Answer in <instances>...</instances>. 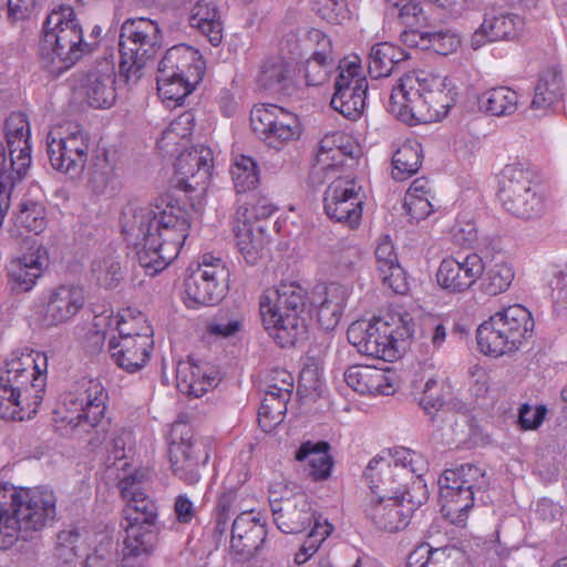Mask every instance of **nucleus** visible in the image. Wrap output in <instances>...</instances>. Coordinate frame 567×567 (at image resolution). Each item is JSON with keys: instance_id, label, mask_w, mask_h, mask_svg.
Listing matches in <instances>:
<instances>
[{"instance_id": "nucleus-1", "label": "nucleus", "mask_w": 567, "mask_h": 567, "mask_svg": "<svg viewBox=\"0 0 567 567\" xmlns=\"http://www.w3.org/2000/svg\"><path fill=\"white\" fill-rule=\"evenodd\" d=\"M120 226L140 266L155 276L179 254L192 226V212L168 195L154 206L128 202L122 208Z\"/></svg>"}, {"instance_id": "nucleus-2", "label": "nucleus", "mask_w": 567, "mask_h": 567, "mask_svg": "<svg viewBox=\"0 0 567 567\" xmlns=\"http://www.w3.org/2000/svg\"><path fill=\"white\" fill-rule=\"evenodd\" d=\"M56 518V496L45 486H0V549L32 539Z\"/></svg>"}, {"instance_id": "nucleus-3", "label": "nucleus", "mask_w": 567, "mask_h": 567, "mask_svg": "<svg viewBox=\"0 0 567 567\" xmlns=\"http://www.w3.org/2000/svg\"><path fill=\"white\" fill-rule=\"evenodd\" d=\"M308 293L298 282H280L260 299L265 329L280 348H292L308 338Z\"/></svg>"}, {"instance_id": "nucleus-4", "label": "nucleus", "mask_w": 567, "mask_h": 567, "mask_svg": "<svg viewBox=\"0 0 567 567\" xmlns=\"http://www.w3.org/2000/svg\"><path fill=\"white\" fill-rule=\"evenodd\" d=\"M89 49L83 41V31L74 10L62 4L47 17L39 43L40 61L54 74L74 65Z\"/></svg>"}, {"instance_id": "nucleus-5", "label": "nucleus", "mask_w": 567, "mask_h": 567, "mask_svg": "<svg viewBox=\"0 0 567 567\" xmlns=\"http://www.w3.org/2000/svg\"><path fill=\"white\" fill-rule=\"evenodd\" d=\"M444 87L445 78L440 75L406 76L393 87L389 112L409 125L431 123L437 118L439 109L445 106Z\"/></svg>"}, {"instance_id": "nucleus-6", "label": "nucleus", "mask_w": 567, "mask_h": 567, "mask_svg": "<svg viewBox=\"0 0 567 567\" xmlns=\"http://www.w3.org/2000/svg\"><path fill=\"white\" fill-rule=\"evenodd\" d=\"M415 327L408 312L400 315L395 328L381 319H361L349 326L347 338L359 353L392 362L400 357L403 343L414 337Z\"/></svg>"}, {"instance_id": "nucleus-7", "label": "nucleus", "mask_w": 567, "mask_h": 567, "mask_svg": "<svg viewBox=\"0 0 567 567\" xmlns=\"http://www.w3.org/2000/svg\"><path fill=\"white\" fill-rule=\"evenodd\" d=\"M534 330L532 313L520 305L491 316L476 330L477 346L484 354L502 357L516 352Z\"/></svg>"}, {"instance_id": "nucleus-8", "label": "nucleus", "mask_w": 567, "mask_h": 567, "mask_svg": "<svg viewBox=\"0 0 567 567\" xmlns=\"http://www.w3.org/2000/svg\"><path fill=\"white\" fill-rule=\"evenodd\" d=\"M162 34L158 24L146 18L125 20L120 31V76L125 83H136L142 70L161 49Z\"/></svg>"}, {"instance_id": "nucleus-9", "label": "nucleus", "mask_w": 567, "mask_h": 567, "mask_svg": "<svg viewBox=\"0 0 567 567\" xmlns=\"http://www.w3.org/2000/svg\"><path fill=\"white\" fill-rule=\"evenodd\" d=\"M442 512L452 523L461 525L474 505L475 493L485 492L488 480L485 472L473 464L446 468L439 478Z\"/></svg>"}, {"instance_id": "nucleus-10", "label": "nucleus", "mask_w": 567, "mask_h": 567, "mask_svg": "<svg viewBox=\"0 0 567 567\" xmlns=\"http://www.w3.org/2000/svg\"><path fill=\"white\" fill-rule=\"evenodd\" d=\"M534 172L523 164L515 163L504 167L501 173L498 197L511 215L522 219L542 216L544 200L533 184Z\"/></svg>"}, {"instance_id": "nucleus-11", "label": "nucleus", "mask_w": 567, "mask_h": 567, "mask_svg": "<svg viewBox=\"0 0 567 567\" xmlns=\"http://www.w3.org/2000/svg\"><path fill=\"white\" fill-rule=\"evenodd\" d=\"M168 455L173 473L188 485L199 482L200 470L209 458L206 447L193 440L192 429L184 421L172 425Z\"/></svg>"}, {"instance_id": "nucleus-12", "label": "nucleus", "mask_w": 567, "mask_h": 567, "mask_svg": "<svg viewBox=\"0 0 567 567\" xmlns=\"http://www.w3.org/2000/svg\"><path fill=\"white\" fill-rule=\"evenodd\" d=\"M412 489L415 495H410V497L370 501L367 515L377 528L395 533L409 525L413 512L429 498L427 487L421 475L413 478Z\"/></svg>"}, {"instance_id": "nucleus-13", "label": "nucleus", "mask_w": 567, "mask_h": 567, "mask_svg": "<svg viewBox=\"0 0 567 567\" xmlns=\"http://www.w3.org/2000/svg\"><path fill=\"white\" fill-rule=\"evenodd\" d=\"M143 322L140 330L131 329L126 322L117 327L118 339L113 337L109 340V351L115 364L130 372L141 370L150 358V350L153 347V329L144 316L138 317Z\"/></svg>"}, {"instance_id": "nucleus-14", "label": "nucleus", "mask_w": 567, "mask_h": 567, "mask_svg": "<svg viewBox=\"0 0 567 567\" xmlns=\"http://www.w3.org/2000/svg\"><path fill=\"white\" fill-rule=\"evenodd\" d=\"M250 125L259 138L276 150L301 135L297 115L275 104L255 105L250 112Z\"/></svg>"}, {"instance_id": "nucleus-15", "label": "nucleus", "mask_w": 567, "mask_h": 567, "mask_svg": "<svg viewBox=\"0 0 567 567\" xmlns=\"http://www.w3.org/2000/svg\"><path fill=\"white\" fill-rule=\"evenodd\" d=\"M229 271L219 258L203 256V261L186 278L188 300L199 306H214L228 290Z\"/></svg>"}, {"instance_id": "nucleus-16", "label": "nucleus", "mask_w": 567, "mask_h": 567, "mask_svg": "<svg viewBox=\"0 0 567 567\" xmlns=\"http://www.w3.org/2000/svg\"><path fill=\"white\" fill-rule=\"evenodd\" d=\"M89 147V135L79 126L65 136L53 131L47 136V152L52 167L72 178L80 176L83 172L87 162Z\"/></svg>"}, {"instance_id": "nucleus-17", "label": "nucleus", "mask_w": 567, "mask_h": 567, "mask_svg": "<svg viewBox=\"0 0 567 567\" xmlns=\"http://www.w3.org/2000/svg\"><path fill=\"white\" fill-rule=\"evenodd\" d=\"M414 472L413 468L409 470L405 464H399L396 461L392 463L391 460L382 456L373 457L363 474L371 489V499L415 495L412 485L408 488L405 482Z\"/></svg>"}, {"instance_id": "nucleus-18", "label": "nucleus", "mask_w": 567, "mask_h": 567, "mask_svg": "<svg viewBox=\"0 0 567 567\" xmlns=\"http://www.w3.org/2000/svg\"><path fill=\"white\" fill-rule=\"evenodd\" d=\"M125 538L122 548V567H131L130 561L140 557H148L155 550L162 525L158 519L143 513H123Z\"/></svg>"}, {"instance_id": "nucleus-19", "label": "nucleus", "mask_w": 567, "mask_h": 567, "mask_svg": "<svg viewBox=\"0 0 567 567\" xmlns=\"http://www.w3.org/2000/svg\"><path fill=\"white\" fill-rule=\"evenodd\" d=\"M361 186L354 179L337 178L324 192L323 204L328 217L353 229L362 217Z\"/></svg>"}, {"instance_id": "nucleus-20", "label": "nucleus", "mask_w": 567, "mask_h": 567, "mask_svg": "<svg viewBox=\"0 0 567 567\" xmlns=\"http://www.w3.org/2000/svg\"><path fill=\"white\" fill-rule=\"evenodd\" d=\"M360 66L349 63L347 72L341 71L334 81L331 107L350 121H357L363 114L368 82L359 75Z\"/></svg>"}, {"instance_id": "nucleus-21", "label": "nucleus", "mask_w": 567, "mask_h": 567, "mask_svg": "<svg viewBox=\"0 0 567 567\" xmlns=\"http://www.w3.org/2000/svg\"><path fill=\"white\" fill-rule=\"evenodd\" d=\"M107 393L97 380L83 381L75 393H69L64 399L65 405H71L75 415L65 416L64 420L73 429L83 423L96 426L104 416Z\"/></svg>"}, {"instance_id": "nucleus-22", "label": "nucleus", "mask_w": 567, "mask_h": 567, "mask_svg": "<svg viewBox=\"0 0 567 567\" xmlns=\"http://www.w3.org/2000/svg\"><path fill=\"white\" fill-rule=\"evenodd\" d=\"M49 266V254L42 244L32 243L20 257L7 266L8 285L16 293L30 291Z\"/></svg>"}, {"instance_id": "nucleus-23", "label": "nucleus", "mask_w": 567, "mask_h": 567, "mask_svg": "<svg viewBox=\"0 0 567 567\" xmlns=\"http://www.w3.org/2000/svg\"><path fill=\"white\" fill-rule=\"evenodd\" d=\"M85 297L82 288L61 285L50 291L47 302L39 311V320L45 328L69 322L84 307Z\"/></svg>"}, {"instance_id": "nucleus-24", "label": "nucleus", "mask_w": 567, "mask_h": 567, "mask_svg": "<svg viewBox=\"0 0 567 567\" xmlns=\"http://www.w3.org/2000/svg\"><path fill=\"white\" fill-rule=\"evenodd\" d=\"M213 153L203 145L183 151L176 158L175 171L177 187L190 193L199 186H205L210 178Z\"/></svg>"}, {"instance_id": "nucleus-25", "label": "nucleus", "mask_w": 567, "mask_h": 567, "mask_svg": "<svg viewBox=\"0 0 567 567\" xmlns=\"http://www.w3.org/2000/svg\"><path fill=\"white\" fill-rule=\"evenodd\" d=\"M266 526L258 514L241 512L230 528V553L239 560L254 557L266 540Z\"/></svg>"}, {"instance_id": "nucleus-26", "label": "nucleus", "mask_w": 567, "mask_h": 567, "mask_svg": "<svg viewBox=\"0 0 567 567\" xmlns=\"http://www.w3.org/2000/svg\"><path fill=\"white\" fill-rule=\"evenodd\" d=\"M485 265L477 254H470L463 260L445 258L436 272L437 284L450 292H463L483 275Z\"/></svg>"}, {"instance_id": "nucleus-27", "label": "nucleus", "mask_w": 567, "mask_h": 567, "mask_svg": "<svg viewBox=\"0 0 567 567\" xmlns=\"http://www.w3.org/2000/svg\"><path fill=\"white\" fill-rule=\"evenodd\" d=\"M270 507L275 524L286 534L301 533L315 519V511L305 493L281 501H271Z\"/></svg>"}, {"instance_id": "nucleus-28", "label": "nucleus", "mask_w": 567, "mask_h": 567, "mask_svg": "<svg viewBox=\"0 0 567 567\" xmlns=\"http://www.w3.org/2000/svg\"><path fill=\"white\" fill-rule=\"evenodd\" d=\"M116 73L110 62L99 63L82 79L81 87L87 103L94 109H107L116 100Z\"/></svg>"}, {"instance_id": "nucleus-29", "label": "nucleus", "mask_w": 567, "mask_h": 567, "mask_svg": "<svg viewBox=\"0 0 567 567\" xmlns=\"http://www.w3.org/2000/svg\"><path fill=\"white\" fill-rule=\"evenodd\" d=\"M202 55L193 47L181 43L169 48L158 63L157 74L184 76L190 81H202L204 74Z\"/></svg>"}, {"instance_id": "nucleus-30", "label": "nucleus", "mask_w": 567, "mask_h": 567, "mask_svg": "<svg viewBox=\"0 0 567 567\" xmlns=\"http://www.w3.org/2000/svg\"><path fill=\"white\" fill-rule=\"evenodd\" d=\"M219 371L208 362H197L192 357L176 367L177 389L187 395L200 398L218 380Z\"/></svg>"}, {"instance_id": "nucleus-31", "label": "nucleus", "mask_w": 567, "mask_h": 567, "mask_svg": "<svg viewBox=\"0 0 567 567\" xmlns=\"http://www.w3.org/2000/svg\"><path fill=\"white\" fill-rule=\"evenodd\" d=\"M522 27L523 19L516 14L486 12L481 27L472 34L471 45L476 50L487 42L514 39Z\"/></svg>"}, {"instance_id": "nucleus-32", "label": "nucleus", "mask_w": 567, "mask_h": 567, "mask_svg": "<svg viewBox=\"0 0 567 567\" xmlns=\"http://www.w3.org/2000/svg\"><path fill=\"white\" fill-rule=\"evenodd\" d=\"M249 208L239 207L233 221L235 244L249 265H255L261 257L264 249V230L255 226L248 217Z\"/></svg>"}, {"instance_id": "nucleus-33", "label": "nucleus", "mask_w": 567, "mask_h": 567, "mask_svg": "<svg viewBox=\"0 0 567 567\" xmlns=\"http://www.w3.org/2000/svg\"><path fill=\"white\" fill-rule=\"evenodd\" d=\"M348 297V288L338 282H330L316 291L317 321L322 330L331 331L338 326Z\"/></svg>"}, {"instance_id": "nucleus-34", "label": "nucleus", "mask_w": 567, "mask_h": 567, "mask_svg": "<svg viewBox=\"0 0 567 567\" xmlns=\"http://www.w3.org/2000/svg\"><path fill=\"white\" fill-rule=\"evenodd\" d=\"M189 25L206 37L212 45H219L224 37V20L219 2L198 0L190 10Z\"/></svg>"}, {"instance_id": "nucleus-35", "label": "nucleus", "mask_w": 567, "mask_h": 567, "mask_svg": "<svg viewBox=\"0 0 567 567\" xmlns=\"http://www.w3.org/2000/svg\"><path fill=\"white\" fill-rule=\"evenodd\" d=\"M347 384L359 393L390 395L394 392L386 373L371 365L355 364L344 372Z\"/></svg>"}, {"instance_id": "nucleus-36", "label": "nucleus", "mask_w": 567, "mask_h": 567, "mask_svg": "<svg viewBox=\"0 0 567 567\" xmlns=\"http://www.w3.org/2000/svg\"><path fill=\"white\" fill-rule=\"evenodd\" d=\"M375 259L382 282L395 293H405L409 289L405 271L400 266L394 247L388 238L378 245Z\"/></svg>"}, {"instance_id": "nucleus-37", "label": "nucleus", "mask_w": 567, "mask_h": 567, "mask_svg": "<svg viewBox=\"0 0 567 567\" xmlns=\"http://www.w3.org/2000/svg\"><path fill=\"white\" fill-rule=\"evenodd\" d=\"M257 82L260 87L271 93L289 94L292 83L289 64L282 58L267 60L261 68Z\"/></svg>"}, {"instance_id": "nucleus-38", "label": "nucleus", "mask_w": 567, "mask_h": 567, "mask_svg": "<svg viewBox=\"0 0 567 567\" xmlns=\"http://www.w3.org/2000/svg\"><path fill=\"white\" fill-rule=\"evenodd\" d=\"M517 93L507 87H493L478 96V107L493 116H506L513 114L517 109Z\"/></svg>"}, {"instance_id": "nucleus-39", "label": "nucleus", "mask_w": 567, "mask_h": 567, "mask_svg": "<svg viewBox=\"0 0 567 567\" xmlns=\"http://www.w3.org/2000/svg\"><path fill=\"white\" fill-rule=\"evenodd\" d=\"M422 146L415 141L403 143L392 156V177L404 181L417 173L422 165Z\"/></svg>"}, {"instance_id": "nucleus-40", "label": "nucleus", "mask_w": 567, "mask_h": 567, "mask_svg": "<svg viewBox=\"0 0 567 567\" xmlns=\"http://www.w3.org/2000/svg\"><path fill=\"white\" fill-rule=\"evenodd\" d=\"M330 445L326 441L303 443L296 453V460L299 462L309 461L312 467V475L316 480H326L329 477L332 468V458L328 454Z\"/></svg>"}, {"instance_id": "nucleus-41", "label": "nucleus", "mask_w": 567, "mask_h": 567, "mask_svg": "<svg viewBox=\"0 0 567 567\" xmlns=\"http://www.w3.org/2000/svg\"><path fill=\"white\" fill-rule=\"evenodd\" d=\"M534 90L530 107L545 110L561 100L564 95L563 79L557 71L546 70L540 74Z\"/></svg>"}, {"instance_id": "nucleus-42", "label": "nucleus", "mask_w": 567, "mask_h": 567, "mask_svg": "<svg viewBox=\"0 0 567 567\" xmlns=\"http://www.w3.org/2000/svg\"><path fill=\"white\" fill-rule=\"evenodd\" d=\"M515 277L514 268L508 262H496L483 271L480 277V289L487 296H497L505 292Z\"/></svg>"}, {"instance_id": "nucleus-43", "label": "nucleus", "mask_w": 567, "mask_h": 567, "mask_svg": "<svg viewBox=\"0 0 567 567\" xmlns=\"http://www.w3.org/2000/svg\"><path fill=\"white\" fill-rule=\"evenodd\" d=\"M157 91L159 96L167 102H173L174 106L182 105L184 100L194 91L196 84L200 81H190L184 76H163L157 74Z\"/></svg>"}, {"instance_id": "nucleus-44", "label": "nucleus", "mask_w": 567, "mask_h": 567, "mask_svg": "<svg viewBox=\"0 0 567 567\" xmlns=\"http://www.w3.org/2000/svg\"><path fill=\"white\" fill-rule=\"evenodd\" d=\"M230 173L238 193L252 189L259 183L257 163L249 156L240 155L237 157Z\"/></svg>"}, {"instance_id": "nucleus-45", "label": "nucleus", "mask_w": 567, "mask_h": 567, "mask_svg": "<svg viewBox=\"0 0 567 567\" xmlns=\"http://www.w3.org/2000/svg\"><path fill=\"white\" fill-rule=\"evenodd\" d=\"M393 44L388 42L377 43L369 54L368 71L372 79L389 76L393 71Z\"/></svg>"}, {"instance_id": "nucleus-46", "label": "nucleus", "mask_w": 567, "mask_h": 567, "mask_svg": "<svg viewBox=\"0 0 567 567\" xmlns=\"http://www.w3.org/2000/svg\"><path fill=\"white\" fill-rule=\"evenodd\" d=\"M92 271L97 282L107 289L117 287L123 279L121 262L116 256L107 255L93 260Z\"/></svg>"}, {"instance_id": "nucleus-47", "label": "nucleus", "mask_w": 567, "mask_h": 567, "mask_svg": "<svg viewBox=\"0 0 567 567\" xmlns=\"http://www.w3.org/2000/svg\"><path fill=\"white\" fill-rule=\"evenodd\" d=\"M288 402L271 395L264 396L258 412V423L262 431L270 432L284 421Z\"/></svg>"}, {"instance_id": "nucleus-48", "label": "nucleus", "mask_w": 567, "mask_h": 567, "mask_svg": "<svg viewBox=\"0 0 567 567\" xmlns=\"http://www.w3.org/2000/svg\"><path fill=\"white\" fill-rule=\"evenodd\" d=\"M121 494L127 501L123 513L137 512L153 518L158 516L157 505L134 483L131 486H122Z\"/></svg>"}, {"instance_id": "nucleus-49", "label": "nucleus", "mask_w": 567, "mask_h": 567, "mask_svg": "<svg viewBox=\"0 0 567 567\" xmlns=\"http://www.w3.org/2000/svg\"><path fill=\"white\" fill-rule=\"evenodd\" d=\"M449 389L445 381L430 378L424 385L420 405L429 414L439 411L445 404L446 395L450 393Z\"/></svg>"}, {"instance_id": "nucleus-50", "label": "nucleus", "mask_w": 567, "mask_h": 567, "mask_svg": "<svg viewBox=\"0 0 567 567\" xmlns=\"http://www.w3.org/2000/svg\"><path fill=\"white\" fill-rule=\"evenodd\" d=\"M4 127L8 147L12 148L14 144H18L20 147L23 144V147H27V152L31 153L29 124L24 114L19 112L10 114L6 120Z\"/></svg>"}, {"instance_id": "nucleus-51", "label": "nucleus", "mask_w": 567, "mask_h": 567, "mask_svg": "<svg viewBox=\"0 0 567 567\" xmlns=\"http://www.w3.org/2000/svg\"><path fill=\"white\" fill-rule=\"evenodd\" d=\"M398 8L386 6L388 13L395 16L405 25V28H417L425 25L427 17L424 14L423 9L415 0H404L398 3Z\"/></svg>"}, {"instance_id": "nucleus-52", "label": "nucleus", "mask_w": 567, "mask_h": 567, "mask_svg": "<svg viewBox=\"0 0 567 567\" xmlns=\"http://www.w3.org/2000/svg\"><path fill=\"white\" fill-rule=\"evenodd\" d=\"M58 542L55 546V557L65 564L72 563L74 558L79 557V544L82 535L79 529L71 528L61 530L58 534Z\"/></svg>"}, {"instance_id": "nucleus-53", "label": "nucleus", "mask_w": 567, "mask_h": 567, "mask_svg": "<svg viewBox=\"0 0 567 567\" xmlns=\"http://www.w3.org/2000/svg\"><path fill=\"white\" fill-rule=\"evenodd\" d=\"M16 223L35 235L40 234L47 226L43 207L33 202L22 204L16 216Z\"/></svg>"}, {"instance_id": "nucleus-54", "label": "nucleus", "mask_w": 567, "mask_h": 567, "mask_svg": "<svg viewBox=\"0 0 567 567\" xmlns=\"http://www.w3.org/2000/svg\"><path fill=\"white\" fill-rule=\"evenodd\" d=\"M460 44V37L452 30H431L429 28V50L441 55H447L455 52Z\"/></svg>"}, {"instance_id": "nucleus-55", "label": "nucleus", "mask_w": 567, "mask_h": 567, "mask_svg": "<svg viewBox=\"0 0 567 567\" xmlns=\"http://www.w3.org/2000/svg\"><path fill=\"white\" fill-rule=\"evenodd\" d=\"M316 12L332 24H341L350 18V11L346 0H316Z\"/></svg>"}, {"instance_id": "nucleus-56", "label": "nucleus", "mask_w": 567, "mask_h": 567, "mask_svg": "<svg viewBox=\"0 0 567 567\" xmlns=\"http://www.w3.org/2000/svg\"><path fill=\"white\" fill-rule=\"evenodd\" d=\"M432 567H466L467 556L465 551L454 545L435 547Z\"/></svg>"}, {"instance_id": "nucleus-57", "label": "nucleus", "mask_w": 567, "mask_h": 567, "mask_svg": "<svg viewBox=\"0 0 567 567\" xmlns=\"http://www.w3.org/2000/svg\"><path fill=\"white\" fill-rule=\"evenodd\" d=\"M334 63L320 61L317 58H309L305 65V79L307 85L318 86L323 84L333 68Z\"/></svg>"}, {"instance_id": "nucleus-58", "label": "nucleus", "mask_w": 567, "mask_h": 567, "mask_svg": "<svg viewBox=\"0 0 567 567\" xmlns=\"http://www.w3.org/2000/svg\"><path fill=\"white\" fill-rule=\"evenodd\" d=\"M19 394V386L13 384L10 378V371L7 377H0V417L13 421H22V416L18 415L16 410L8 411L10 398Z\"/></svg>"}, {"instance_id": "nucleus-59", "label": "nucleus", "mask_w": 567, "mask_h": 567, "mask_svg": "<svg viewBox=\"0 0 567 567\" xmlns=\"http://www.w3.org/2000/svg\"><path fill=\"white\" fill-rule=\"evenodd\" d=\"M404 208L411 220L419 223L425 219L432 212V205L426 197L415 194H406Z\"/></svg>"}, {"instance_id": "nucleus-60", "label": "nucleus", "mask_w": 567, "mask_h": 567, "mask_svg": "<svg viewBox=\"0 0 567 567\" xmlns=\"http://www.w3.org/2000/svg\"><path fill=\"white\" fill-rule=\"evenodd\" d=\"M429 21L425 25L417 28H406L400 34L401 41L410 47L417 48L421 50H429Z\"/></svg>"}, {"instance_id": "nucleus-61", "label": "nucleus", "mask_w": 567, "mask_h": 567, "mask_svg": "<svg viewBox=\"0 0 567 567\" xmlns=\"http://www.w3.org/2000/svg\"><path fill=\"white\" fill-rule=\"evenodd\" d=\"M243 207L249 208L248 217L250 220L268 218L277 210V206H275L269 198L257 195H252L250 200Z\"/></svg>"}, {"instance_id": "nucleus-62", "label": "nucleus", "mask_w": 567, "mask_h": 567, "mask_svg": "<svg viewBox=\"0 0 567 567\" xmlns=\"http://www.w3.org/2000/svg\"><path fill=\"white\" fill-rule=\"evenodd\" d=\"M274 380L280 378V384L271 383L267 386L265 395H271L276 399L289 401L292 394V377L286 371H276Z\"/></svg>"}, {"instance_id": "nucleus-63", "label": "nucleus", "mask_w": 567, "mask_h": 567, "mask_svg": "<svg viewBox=\"0 0 567 567\" xmlns=\"http://www.w3.org/2000/svg\"><path fill=\"white\" fill-rule=\"evenodd\" d=\"M435 546L430 542L420 544L408 557L406 567H432Z\"/></svg>"}, {"instance_id": "nucleus-64", "label": "nucleus", "mask_w": 567, "mask_h": 567, "mask_svg": "<svg viewBox=\"0 0 567 567\" xmlns=\"http://www.w3.org/2000/svg\"><path fill=\"white\" fill-rule=\"evenodd\" d=\"M546 412L547 410L544 405L532 409L528 404H523L518 416L520 426L524 430L537 429L542 424Z\"/></svg>"}]
</instances>
